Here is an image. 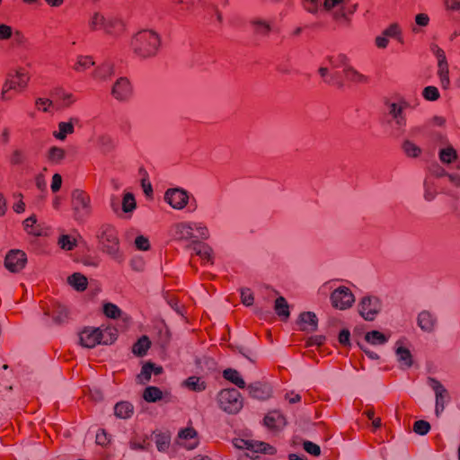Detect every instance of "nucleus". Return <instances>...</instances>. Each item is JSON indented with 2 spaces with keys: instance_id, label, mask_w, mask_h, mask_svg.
Instances as JSON below:
<instances>
[{
  "instance_id": "nucleus-1",
  "label": "nucleus",
  "mask_w": 460,
  "mask_h": 460,
  "mask_svg": "<svg viewBox=\"0 0 460 460\" xmlns=\"http://www.w3.org/2000/svg\"><path fill=\"white\" fill-rule=\"evenodd\" d=\"M171 236L173 240L186 243V248L193 245V240H207L209 231L202 223L179 222L172 226Z\"/></svg>"
},
{
  "instance_id": "nucleus-2",
  "label": "nucleus",
  "mask_w": 460,
  "mask_h": 460,
  "mask_svg": "<svg viewBox=\"0 0 460 460\" xmlns=\"http://www.w3.org/2000/svg\"><path fill=\"white\" fill-rule=\"evenodd\" d=\"M160 45L161 38L159 34L153 30H143L137 32L130 41L132 51L141 58L155 56Z\"/></svg>"
},
{
  "instance_id": "nucleus-3",
  "label": "nucleus",
  "mask_w": 460,
  "mask_h": 460,
  "mask_svg": "<svg viewBox=\"0 0 460 460\" xmlns=\"http://www.w3.org/2000/svg\"><path fill=\"white\" fill-rule=\"evenodd\" d=\"M31 80L30 73L23 67L16 68L6 75L1 89V99L11 101L14 94H20L28 88Z\"/></svg>"
},
{
  "instance_id": "nucleus-4",
  "label": "nucleus",
  "mask_w": 460,
  "mask_h": 460,
  "mask_svg": "<svg viewBox=\"0 0 460 460\" xmlns=\"http://www.w3.org/2000/svg\"><path fill=\"white\" fill-rule=\"evenodd\" d=\"M102 252L115 260L120 259L119 240L115 227L111 225H102L96 234Z\"/></svg>"
},
{
  "instance_id": "nucleus-5",
  "label": "nucleus",
  "mask_w": 460,
  "mask_h": 460,
  "mask_svg": "<svg viewBox=\"0 0 460 460\" xmlns=\"http://www.w3.org/2000/svg\"><path fill=\"white\" fill-rule=\"evenodd\" d=\"M117 339L115 332L111 329L102 331L100 328L86 327L79 334L80 345L92 349L98 344H111Z\"/></svg>"
},
{
  "instance_id": "nucleus-6",
  "label": "nucleus",
  "mask_w": 460,
  "mask_h": 460,
  "mask_svg": "<svg viewBox=\"0 0 460 460\" xmlns=\"http://www.w3.org/2000/svg\"><path fill=\"white\" fill-rule=\"evenodd\" d=\"M164 200L175 209H182L188 206L190 211H195L198 207L195 198L182 189L167 190Z\"/></svg>"
},
{
  "instance_id": "nucleus-7",
  "label": "nucleus",
  "mask_w": 460,
  "mask_h": 460,
  "mask_svg": "<svg viewBox=\"0 0 460 460\" xmlns=\"http://www.w3.org/2000/svg\"><path fill=\"white\" fill-rule=\"evenodd\" d=\"M217 402L220 409L229 414H235L243 408L241 394L234 388L221 390L217 394Z\"/></svg>"
},
{
  "instance_id": "nucleus-8",
  "label": "nucleus",
  "mask_w": 460,
  "mask_h": 460,
  "mask_svg": "<svg viewBox=\"0 0 460 460\" xmlns=\"http://www.w3.org/2000/svg\"><path fill=\"white\" fill-rule=\"evenodd\" d=\"M331 64L333 67H342L343 74L346 80L354 84H367L368 83V77L349 65V59L344 54H339L335 57L331 58Z\"/></svg>"
},
{
  "instance_id": "nucleus-9",
  "label": "nucleus",
  "mask_w": 460,
  "mask_h": 460,
  "mask_svg": "<svg viewBox=\"0 0 460 460\" xmlns=\"http://www.w3.org/2000/svg\"><path fill=\"white\" fill-rule=\"evenodd\" d=\"M387 116L392 127L396 130H402L406 126V117L403 113L404 110L408 107L405 101L399 102H386Z\"/></svg>"
},
{
  "instance_id": "nucleus-10",
  "label": "nucleus",
  "mask_w": 460,
  "mask_h": 460,
  "mask_svg": "<svg viewBox=\"0 0 460 460\" xmlns=\"http://www.w3.org/2000/svg\"><path fill=\"white\" fill-rule=\"evenodd\" d=\"M72 208L76 220H84L92 211L90 196L84 190H75L72 192Z\"/></svg>"
},
{
  "instance_id": "nucleus-11",
  "label": "nucleus",
  "mask_w": 460,
  "mask_h": 460,
  "mask_svg": "<svg viewBox=\"0 0 460 460\" xmlns=\"http://www.w3.org/2000/svg\"><path fill=\"white\" fill-rule=\"evenodd\" d=\"M332 305L339 310L350 308L355 302V297L350 289L341 286L332 290L331 294Z\"/></svg>"
},
{
  "instance_id": "nucleus-12",
  "label": "nucleus",
  "mask_w": 460,
  "mask_h": 460,
  "mask_svg": "<svg viewBox=\"0 0 460 460\" xmlns=\"http://www.w3.org/2000/svg\"><path fill=\"white\" fill-rule=\"evenodd\" d=\"M428 385L432 388L436 396L435 414L438 417L444 411L446 404L450 400L448 391L437 379L429 377Z\"/></svg>"
},
{
  "instance_id": "nucleus-13",
  "label": "nucleus",
  "mask_w": 460,
  "mask_h": 460,
  "mask_svg": "<svg viewBox=\"0 0 460 460\" xmlns=\"http://www.w3.org/2000/svg\"><path fill=\"white\" fill-rule=\"evenodd\" d=\"M380 310L381 303L376 296H364L358 305V312L367 321H373Z\"/></svg>"
},
{
  "instance_id": "nucleus-14",
  "label": "nucleus",
  "mask_w": 460,
  "mask_h": 460,
  "mask_svg": "<svg viewBox=\"0 0 460 460\" xmlns=\"http://www.w3.org/2000/svg\"><path fill=\"white\" fill-rule=\"evenodd\" d=\"M111 94L120 102H128L133 95V86L127 77H119L113 84Z\"/></svg>"
},
{
  "instance_id": "nucleus-15",
  "label": "nucleus",
  "mask_w": 460,
  "mask_h": 460,
  "mask_svg": "<svg viewBox=\"0 0 460 460\" xmlns=\"http://www.w3.org/2000/svg\"><path fill=\"white\" fill-rule=\"evenodd\" d=\"M27 262V256L21 250H11L4 258V267L11 272L21 271Z\"/></svg>"
},
{
  "instance_id": "nucleus-16",
  "label": "nucleus",
  "mask_w": 460,
  "mask_h": 460,
  "mask_svg": "<svg viewBox=\"0 0 460 460\" xmlns=\"http://www.w3.org/2000/svg\"><path fill=\"white\" fill-rule=\"evenodd\" d=\"M142 397L147 402H157L159 401H163L167 403L173 401V396L170 391H162L156 386H147L143 391Z\"/></svg>"
},
{
  "instance_id": "nucleus-17",
  "label": "nucleus",
  "mask_w": 460,
  "mask_h": 460,
  "mask_svg": "<svg viewBox=\"0 0 460 460\" xmlns=\"http://www.w3.org/2000/svg\"><path fill=\"white\" fill-rule=\"evenodd\" d=\"M176 443L186 449H194L199 445L198 433L192 427L179 431Z\"/></svg>"
},
{
  "instance_id": "nucleus-18",
  "label": "nucleus",
  "mask_w": 460,
  "mask_h": 460,
  "mask_svg": "<svg viewBox=\"0 0 460 460\" xmlns=\"http://www.w3.org/2000/svg\"><path fill=\"white\" fill-rule=\"evenodd\" d=\"M106 25L104 33L113 38H119L126 31V24L119 16L110 15Z\"/></svg>"
},
{
  "instance_id": "nucleus-19",
  "label": "nucleus",
  "mask_w": 460,
  "mask_h": 460,
  "mask_svg": "<svg viewBox=\"0 0 460 460\" xmlns=\"http://www.w3.org/2000/svg\"><path fill=\"white\" fill-rule=\"evenodd\" d=\"M79 123L78 118H70L67 121H61L58 125V129L53 131V137L59 140L65 141L66 137L75 132V125Z\"/></svg>"
},
{
  "instance_id": "nucleus-20",
  "label": "nucleus",
  "mask_w": 460,
  "mask_h": 460,
  "mask_svg": "<svg viewBox=\"0 0 460 460\" xmlns=\"http://www.w3.org/2000/svg\"><path fill=\"white\" fill-rule=\"evenodd\" d=\"M44 314L51 316L58 324H62L68 320L67 308L58 303H54L51 308L45 310Z\"/></svg>"
},
{
  "instance_id": "nucleus-21",
  "label": "nucleus",
  "mask_w": 460,
  "mask_h": 460,
  "mask_svg": "<svg viewBox=\"0 0 460 460\" xmlns=\"http://www.w3.org/2000/svg\"><path fill=\"white\" fill-rule=\"evenodd\" d=\"M395 353L402 367L409 368L412 365L411 351L403 346V341L400 340L395 343Z\"/></svg>"
},
{
  "instance_id": "nucleus-22",
  "label": "nucleus",
  "mask_w": 460,
  "mask_h": 460,
  "mask_svg": "<svg viewBox=\"0 0 460 460\" xmlns=\"http://www.w3.org/2000/svg\"><path fill=\"white\" fill-rule=\"evenodd\" d=\"M189 249H192L202 261L213 263V250L207 243H200L199 240H193V245Z\"/></svg>"
},
{
  "instance_id": "nucleus-23",
  "label": "nucleus",
  "mask_w": 460,
  "mask_h": 460,
  "mask_svg": "<svg viewBox=\"0 0 460 460\" xmlns=\"http://www.w3.org/2000/svg\"><path fill=\"white\" fill-rule=\"evenodd\" d=\"M114 75V66L111 63L105 62L98 66L92 74L94 80L105 82L110 80Z\"/></svg>"
},
{
  "instance_id": "nucleus-24",
  "label": "nucleus",
  "mask_w": 460,
  "mask_h": 460,
  "mask_svg": "<svg viewBox=\"0 0 460 460\" xmlns=\"http://www.w3.org/2000/svg\"><path fill=\"white\" fill-rule=\"evenodd\" d=\"M417 323L423 332H431L435 330L437 318L430 312L422 311L418 315Z\"/></svg>"
},
{
  "instance_id": "nucleus-25",
  "label": "nucleus",
  "mask_w": 460,
  "mask_h": 460,
  "mask_svg": "<svg viewBox=\"0 0 460 460\" xmlns=\"http://www.w3.org/2000/svg\"><path fill=\"white\" fill-rule=\"evenodd\" d=\"M264 425L270 429H279L286 425L284 416L277 411H270L263 419Z\"/></svg>"
},
{
  "instance_id": "nucleus-26",
  "label": "nucleus",
  "mask_w": 460,
  "mask_h": 460,
  "mask_svg": "<svg viewBox=\"0 0 460 460\" xmlns=\"http://www.w3.org/2000/svg\"><path fill=\"white\" fill-rule=\"evenodd\" d=\"M109 22V16H105L104 14L95 12L93 13L89 21H88V27L90 31H105L107 27V23Z\"/></svg>"
},
{
  "instance_id": "nucleus-27",
  "label": "nucleus",
  "mask_w": 460,
  "mask_h": 460,
  "mask_svg": "<svg viewBox=\"0 0 460 460\" xmlns=\"http://www.w3.org/2000/svg\"><path fill=\"white\" fill-rule=\"evenodd\" d=\"M95 64L92 56L79 55L71 66L72 69L76 73H84Z\"/></svg>"
},
{
  "instance_id": "nucleus-28",
  "label": "nucleus",
  "mask_w": 460,
  "mask_h": 460,
  "mask_svg": "<svg viewBox=\"0 0 460 460\" xmlns=\"http://www.w3.org/2000/svg\"><path fill=\"white\" fill-rule=\"evenodd\" d=\"M66 151L59 146H51L47 152V159L49 163L59 164L66 158Z\"/></svg>"
},
{
  "instance_id": "nucleus-29",
  "label": "nucleus",
  "mask_w": 460,
  "mask_h": 460,
  "mask_svg": "<svg viewBox=\"0 0 460 460\" xmlns=\"http://www.w3.org/2000/svg\"><path fill=\"white\" fill-rule=\"evenodd\" d=\"M103 310L107 317L113 319L122 318L124 322L130 321V317L128 314L122 313V311L114 304L107 303L104 305Z\"/></svg>"
},
{
  "instance_id": "nucleus-30",
  "label": "nucleus",
  "mask_w": 460,
  "mask_h": 460,
  "mask_svg": "<svg viewBox=\"0 0 460 460\" xmlns=\"http://www.w3.org/2000/svg\"><path fill=\"white\" fill-rule=\"evenodd\" d=\"M134 407L128 402H118L114 407V414L118 418L128 419L133 414Z\"/></svg>"
},
{
  "instance_id": "nucleus-31",
  "label": "nucleus",
  "mask_w": 460,
  "mask_h": 460,
  "mask_svg": "<svg viewBox=\"0 0 460 460\" xmlns=\"http://www.w3.org/2000/svg\"><path fill=\"white\" fill-rule=\"evenodd\" d=\"M274 310L276 314L283 320H288L290 313L287 300L283 296H279L275 300Z\"/></svg>"
},
{
  "instance_id": "nucleus-32",
  "label": "nucleus",
  "mask_w": 460,
  "mask_h": 460,
  "mask_svg": "<svg viewBox=\"0 0 460 460\" xmlns=\"http://www.w3.org/2000/svg\"><path fill=\"white\" fill-rule=\"evenodd\" d=\"M223 376H224V378H226V380L230 381L231 383H233L234 385H235L239 388H244L245 387L244 380L242 378V376L239 374V372L237 370H235V369L227 368V369L224 370Z\"/></svg>"
},
{
  "instance_id": "nucleus-33",
  "label": "nucleus",
  "mask_w": 460,
  "mask_h": 460,
  "mask_svg": "<svg viewBox=\"0 0 460 460\" xmlns=\"http://www.w3.org/2000/svg\"><path fill=\"white\" fill-rule=\"evenodd\" d=\"M151 342L146 336H142L132 348V351L137 356H144L150 348Z\"/></svg>"
},
{
  "instance_id": "nucleus-34",
  "label": "nucleus",
  "mask_w": 460,
  "mask_h": 460,
  "mask_svg": "<svg viewBox=\"0 0 460 460\" xmlns=\"http://www.w3.org/2000/svg\"><path fill=\"white\" fill-rule=\"evenodd\" d=\"M68 283L77 291H84L87 287V279L81 273H74L68 277Z\"/></svg>"
},
{
  "instance_id": "nucleus-35",
  "label": "nucleus",
  "mask_w": 460,
  "mask_h": 460,
  "mask_svg": "<svg viewBox=\"0 0 460 460\" xmlns=\"http://www.w3.org/2000/svg\"><path fill=\"white\" fill-rule=\"evenodd\" d=\"M402 148L404 154L411 158H417L421 154V148L410 140L403 141Z\"/></svg>"
},
{
  "instance_id": "nucleus-36",
  "label": "nucleus",
  "mask_w": 460,
  "mask_h": 460,
  "mask_svg": "<svg viewBox=\"0 0 460 460\" xmlns=\"http://www.w3.org/2000/svg\"><path fill=\"white\" fill-rule=\"evenodd\" d=\"M365 339L373 345H382L388 341V337L378 331H371L366 333Z\"/></svg>"
},
{
  "instance_id": "nucleus-37",
  "label": "nucleus",
  "mask_w": 460,
  "mask_h": 460,
  "mask_svg": "<svg viewBox=\"0 0 460 460\" xmlns=\"http://www.w3.org/2000/svg\"><path fill=\"white\" fill-rule=\"evenodd\" d=\"M184 385L194 392H201L206 389V384L200 377L190 376L184 381Z\"/></svg>"
},
{
  "instance_id": "nucleus-38",
  "label": "nucleus",
  "mask_w": 460,
  "mask_h": 460,
  "mask_svg": "<svg viewBox=\"0 0 460 460\" xmlns=\"http://www.w3.org/2000/svg\"><path fill=\"white\" fill-rule=\"evenodd\" d=\"M14 36L17 40H20L22 38V34L16 31L13 32V30L11 26L6 25L4 23L0 24V40H6Z\"/></svg>"
},
{
  "instance_id": "nucleus-39",
  "label": "nucleus",
  "mask_w": 460,
  "mask_h": 460,
  "mask_svg": "<svg viewBox=\"0 0 460 460\" xmlns=\"http://www.w3.org/2000/svg\"><path fill=\"white\" fill-rule=\"evenodd\" d=\"M439 159L443 164H451L457 157L456 149L453 146L442 148L438 154Z\"/></svg>"
},
{
  "instance_id": "nucleus-40",
  "label": "nucleus",
  "mask_w": 460,
  "mask_h": 460,
  "mask_svg": "<svg viewBox=\"0 0 460 460\" xmlns=\"http://www.w3.org/2000/svg\"><path fill=\"white\" fill-rule=\"evenodd\" d=\"M58 244L63 250L71 251L76 246V239L70 234H61L58 240Z\"/></svg>"
},
{
  "instance_id": "nucleus-41",
  "label": "nucleus",
  "mask_w": 460,
  "mask_h": 460,
  "mask_svg": "<svg viewBox=\"0 0 460 460\" xmlns=\"http://www.w3.org/2000/svg\"><path fill=\"white\" fill-rule=\"evenodd\" d=\"M155 445L160 452H165L171 444V437L166 433H159L155 435Z\"/></svg>"
},
{
  "instance_id": "nucleus-42",
  "label": "nucleus",
  "mask_w": 460,
  "mask_h": 460,
  "mask_svg": "<svg viewBox=\"0 0 460 460\" xmlns=\"http://www.w3.org/2000/svg\"><path fill=\"white\" fill-rule=\"evenodd\" d=\"M154 370V364L146 363L142 367L140 374L137 376L139 384L145 385L149 382Z\"/></svg>"
},
{
  "instance_id": "nucleus-43",
  "label": "nucleus",
  "mask_w": 460,
  "mask_h": 460,
  "mask_svg": "<svg viewBox=\"0 0 460 460\" xmlns=\"http://www.w3.org/2000/svg\"><path fill=\"white\" fill-rule=\"evenodd\" d=\"M25 231L33 235H40V226L37 225V220L34 216L26 218L23 222Z\"/></svg>"
},
{
  "instance_id": "nucleus-44",
  "label": "nucleus",
  "mask_w": 460,
  "mask_h": 460,
  "mask_svg": "<svg viewBox=\"0 0 460 460\" xmlns=\"http://www.w3.org/2000/svg\"><path fill=\"white\" fill-rule=\"evenodd\" d=\"M437 196V190L433 181L427 177L424 181V199L427 201L433 200Z\"/></svg>"
},
{
  "instance_id": "nucleus-45",
  "label": "nucleus",
  "mask_w": 460,
  "mask_h": 460,
  "mask_svg": "<svg viewBox=\"0 0 460 460\" xmlns=\"http://www.w3.org/2000/svg\"><path fill=\"white\" fill-rule=\"evenodd\" d=\"M136 200L132 193H126L122 199V211L131 213L136 208Z\"/></svg>"
},
{
  "instance_id": "nucleus-46",
  "label": "nucleus",
  "mask_w": 460,
  "mask_h": 460,
  "mask_svg": "<svg viewBox=\"0 0 460 460\" xmlns=\"http://www.w3.org/2000/svg\"><path fill=\"white\" fill-rule=\"evenodd\" d=\"M300 320L303 323L307 324L311 331L316 330L317 317L312 312H305L300 314Z\"/></svg>"
},
{
  "instance_id": "nucleus-47",
  "label": "nucleus",
  "mask_w": 460,
  "mask_h": 460,
  "mask_svg": "<svg viewBox=\"0 0 460 460\" xmlns=\"http://www.w3.org/2000/svg\"><path fill=\"white\" fill-rule=\"evenodd\" d=\"M25 159L24 151L19 148L13 149L9 156V162L12 165H21L25 162Z\"/></svg>"
},
{
  "instance_id": "nucleus-48",
  "label": "nucleus",
  "mask_w": 460,
  "mask_h": 460,
  "mask_svg": "<svg viewBox=\"0 0 460 460\" xmlns=\"http://www.w3.org/2000/svg\"><path fill=\"white\" fill-rule=\"evenodd\" d=\"M357 8H358V4H349V3L347 4H343L341 7V10L334 14V18L336 20H339L341 18L347 19V15L353 14L356 12Z\"/></svg>"
},
{
  "instance_id": "nucleus-49",
  "label": "nucleus",
  "mask_w": 460,
  "mask_h": 460,
  "mask_svg": "<svg viewBox=\"0 0 460 460\" xmlns=\"http://www.w3.org/2000/svg\"><path fill=\"white\" fill-rule=\"evenodd\" d=\"M412 429L416 434L424 436L430 430V424L423 420H416L413 423Z\"/></svg>"
},
{
  "instance_id": "nucleus-50",
  "label": "nucleus",
  "mask_w": 460,
  "mask_h": 460,
  "mask_svg": "<svg viewBox=\"0 0 460 460\" xmlns=\"http://www.w3.org/2000/svg\"><path fill=\"white\" fill-rule=\"evenodd\" d=\"M438 76L441 82V85L443 88L447 89L449 86V72H448V65L445 64L444 66H438Z\"/></svg>"
},
{
  "instance_id": "nucleus-51",
  "label": "nucleus",
  "mask_w": 460,
  "mask_h": 460,
  "mask_svg": "<svg viewBox=\"0 0 460 460\" xmlns=\"http://www.w3.org/2000/svg\"><path fill=\"white\" fill-rule=\"evenodd\" d=\"M253 26L255 31L261 35H267L271 30L270 23L262 20L254 21Z\"/></svg>"
},
{
  "instance_id": "nucleus-52",
  "label": "nucleus",
  "mask_w": 460,
  "mask_h": 460,
  "mask_svg": "<svg viewBox=\"0 0 460 460\" xmlns=\"http://www.w3.org/2000/svg\"><path fill=\"white\" fill-rule=\"evenodd\" d=\"M430 50L438 58V66L447 64L444 50L440 49L437 44H431Z\"/></svg>"
},
{
  "instance_id": "nucleus-53",
  "label": "nucleus",
  "mask_w": 460,
  "mask_h": 460,
  "mask_svg": "<svg viewBox=\"0 0 460 460\" xmlns=\"http://www.w3.org/2000/svg\"><path fill=\"white\" fill-rule=\"evenodd\" d=\"M422 95L427 101H437L439 98V92L435 86H427L424 88Z\"/></svg>"
},
{
  "instance_id": "nucleus-54",
  "label": "nucleus",
  "mask_w": 460,
  "mask_h": 460,
  "mask_svg": "<svg viewBox=\"0 0 460 460\" xmlns=\"http://www.w3.org/2000/svg\"><path fill=\"white\" fill-rule=\"evenodd\" d=\"M401 32L400 26L397 23H393L383 31V35L390 38H397L401 35Z\"/></svg>"
},
{
  "instance_id": "nucleus-55",
  "label": "nucleus",
  "mask_w": 460,
  "mask_h": 460,
  "mask_svg": "<svg viewBox=\"0 0 460 460\" xmlns=\"http://www.w3.org/2000/svg\"><path fill=\"white\" fill-rule=\"evenodd\" d=\"M241 300L242 303L246 305L250 306L253 304L254 297L252 292L249 288H243L241 291Z\"/></svg>"
},
{
  "instance_id": "nucleus-56",
  "label": "nucleus",
  "mask_w": 460,
  "mask_h": 460,
  "mask_svg": "<svg viewBox=\"0 0 460 460\" xmlns=\"http://www.w3.org/2000/svg\"><path fill=\"white\" fill-rule=\"evenodd\" d=\"M61 105L63 108H68L75 102V97L70 93H63L59 96Z\"/></svg>"
},
{
  "instance_id": "nucleus-57",
  "label": "nucleus",
  "mask_w": 460,
  "mask_h": 460,
  "mask_svg": "<svg viewBox=\"0 0 460 460\" xmlns=\"http://www.w3.org/2000/svg\"><path fill=\"white\" fill-rule=\"evenodd\" d=\"M52 106V102L48 98H38L35 102V107L41 111L47 112Z\"/></svg>"
},
{
  "instance_id": "nucleus-58",
  "label": "nucleus",
  "mask_w": 460,
  "mask_h": 460,
  "mask_svg": "<svg viewBox=\"0 0 460 460\" xmlns=\"http://www.w3.org/2000/svg\"><path fill=\"white\" fill-rule=\"evenodd\" d=\"M255 452H262L264 454H270L272 455L275 453V448L271 447L270 445L263 442L258 443L256 446L253 447Z\"/></svg>"
},
{
  "instance_id": "nucleus-59",
  "label": "nucleus",
  "mask_w": 460,
  "mask_h": 460,
  "mask_svg": "<svg viewBox=\"0 0 460 460\" xmlns=\"http://www.w3.org/2000/svg\"><path fill=\"white\" fill-rule=\"evenodd\" d=\"M445 10L447 12L460 11V0H444Z\"/></svg>"
},
{
  "instance_id": "nucleus-60",
  "label": "nucleus",
  "mask_w": 460,
  "mask_h": 460,
  "mask_svg": "<svg viewBox=\"0 0 460 460\" xmlns=\"http://www.w3.org/2000/svg\"><path fill=\"white\" fill-rule=\"evenodd\" d=\"M304 449L307 453H309V454H311V455H313L314 456H319L320 453H321L319 446L314 444V443H313V442H311V441H305L304 442Z\"/></svg>"
},
{
  "instance_id": "nucleus-61",
  "label": "nucleus",
  "mask_w": 460,
  "mask_h": 460,
  "mask_svg": "<svg viewBox=\"0 0 460 460\" xmlns=\"http://www.w3.org/2000/svg\"><path fill=\"white\" fill-rule=\"evenodd\" d=\"M304 8L311 13H315L318 11L319 1L318 0H303Z\"/></svg>"
},
{
  "instance_id": "nucleus-62",
  "label": "nucleus",
  "mask_w": 460,
  "mask_h": 460,
  "mask_svg": "<svg viewBox=\"0 0 460 460\" xmlns=\"http://www.w3.org/2000/svg\"><path fill=\"white\" fill-rule=\"evenodd\" d=\"M349 4V0H324L323 8L330 11L337 6Z\"/></svg>"
},
{
  "instance_id": "nucleus-63",
  "label": "nucleus",
  "mask_w": 460,
  "mask_h": 460,
  "mask_svg": "<svg viewBox=\"0 0 460 460\" xmlns=\"http://www.w3.org/2000/svg\"><path fill=\"white\" fill-rule=\"evenodd\" d=\"M135 244L138 250L147 251L149 249V241L143 235L137 236L135 240Z\"/></svg>"
},
{
  "instance_id": "nucleus-64",
  "label": "nucleus",
  "mask_w": 460,
  "mask_h": 460,
  "mask_svg": "<svg viewBox=\"0 0 460 460\" xmlns=\"http://www.w3.org/2000/svg\"><path fill=\"white\" fill-rule=\"evenodd\" d=\"M62 185V177L58 173H55L52 177L51 190L57 192L60 190Z\"/></svg>"
}]
</instances>
